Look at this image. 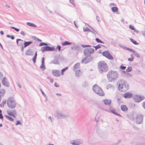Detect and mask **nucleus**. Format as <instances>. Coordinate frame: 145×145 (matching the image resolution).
Masks as SVG:
<instances>
[{"mask_svg": "<svg viewBox=\"0 0 145 145\" xmlns=\"http://www.w3.org/2000/svg\"><path fill=\"white\" fill-rule=\"evenodd\" d=\"M48 51H54L56 49V48L54 47H50L48 46Z\"/></svg>", "mask_w": 145, "mask_h": 145, "instance_id": "33", "label": "nucleus"}, {"mask_svg": "<svg viewBox=\"0 0 145 145\" xmlns=\"http://www.w3.org/2000/svg\"><path fill=\"white\" fill-rule=\"evenodd\" d=\"M133 100L136 103H139L145 99L143 95H134L133 96Z\"/></svg>", "mask_w": 145, "mask_h": 145, "instance_id": "6", "label": "nucleus"}, {"mask_svg": "<svg viewBox=\"0 0 145 145\" xmlns=\"http://www.w3.org/2000/svg\"><path fill=\"white\" fill-rule=\"evenodd\" d=\"M83 143L82 141L80 139H77L76 140H73L70 142V143L72 144L79 145Z\"/></svg>", "mask_w": 145, "mask_h": 145, "instance_id": "13", "label": "nucleus"}, {"mask_svg": "<svg viewBox=\"0 0 145 145\" xmlns=\"http://www.w3.org/2000/svg\"><path fill=\"white\" fill-rule=\"evenodd\" d=\"M40 91H41V92L42 93V95L44 97H46V94L44 93L43 91H42V89L41 88H40Z\"/></svg>", "mask_w": 145, "mask_h": 145, "instance_id": "53", "label": "nucleus"}, {"mask_svg": "<svg viewBox=\"0 0 145 145\" xmlns=\"http://www.w3.org/2000/svg\"><path fill=\"white\" fill-rule=\"evenodd\" d=\"M113 114L116 115H117L118 116H120V117H122V116L120 115V114H118V113H117L116 112H113Z\"/></svg>", "mask_w": 145, "mask_h": 145, "instance_id": "59", "label": "nucleus"}, {"mask_svg": "<svg viewBox=\"0 0 145 145\" xmlns=\"http://www.w3.org/2000/svg\"><path fill=\"white\" fill-rule=\"evenodd\" d=\"M82 86L83 88L86 87L88 86V83L87 82L85 81L82 83Z\"/></svg>", "mask_w": 145, "mask_h": 145, "instance_id": "27", "label": "nucleus"}, {"mask_svg": "<svg viewBox=\"0 0 145 145\" xmlns=\"http://www.w3.org/2000/svg\"><path fill=\"white\" fill-rule=\"evenodd\" d=\"M133 53L134 55L137 57L138 58H139L140 57V56L135 51H134Z\"/></svg>", "mask_w": 145, "mask_h": 145, "instance_id": "36", "label": "nucleus"}, {"mask_svg": "<svg viewBox=\"0 0 145 145\" xmlns=\"http://www.w3.org/2000/svg\"><path fill=\"white\" fill-rule=\"evenodd\" d=\"M125 48L126 50H129L130 52H133V51H134L133 50V49H132L131 48H129L126 47H125Z\"/></svg>", "mask_w": 145, "mask_h": 145, "instance_id": "50", "label": "nucleus"}, {"mask_svg": "<svg viewBox=\"0 0 145 145\" xmlns=\"http://www.w3.org/2000/svg\"><path fill=\"white\" fill-rule=\"evenodd\" d=\"M96 18L97 20V21H98V22H99L100 21V18L99 16H96Z\"/></svg>", "mask_w": 145, "mask_h": 145, "instance_id": "60", "label": "nucleus"}, {"mask_svg": "<svg viewBox=\"0 0 145 145\" xmlns=\"http://www.w3.org/2000/svg\"><path fill=\"white\" fill-rule=\"evenodd\" d=\"M74 0H69V2L72 4L74 7L76 6L74 2Z\"/></svg>", "mask_w": 145, "mask_h": 145, "instance_id": "46", "label": "nucleus"}, {"mask_svg": "<svg viewBox=\"0 0 145 145\" xmlns=\"http://www.w3.org/2000/svg\"><path fill=\"white\" fill-rule=\"evenodd\" d=\"M25 54L27 56H33L34 54V52L30 48H29L25 52Z\"/></svg>", "mask_w": 145, "mask_h": 145, "instance_id": "16", "label": "nucleus"}, {"mask_svg": "<svg viewBox=\"0 0 145 145\" xmlns=\"http://www.w3.org/2000/svg\"><path fill=\"white\" fill-rule=\"evenodd\" d=\"M129 39L134 44L136 45L139 44V43L137 42L135 40L133 39L132 38H130Z\"/></svg>", "mask_w": 145, "mask_h": 145, "instance_id": "31", "label": "nucleus"}, {"mask_svg": "<svg viewBox=\"0 0 145 145\" xmlns=\"http://www.w3.org/2000/svg\"><path fill=\"white\" fill-rule=\"evenodd\" d=\"M81 46H82L83 48H85L87 47H91V46L90 45H84V44H81Z\"/></svg>", "mask_w": 145, "mask_h": 145, "instance_id": "51", "label": "nucleus"}, {"mask_svg": "<svg viewBox=\"0 0 145 145\" xmlns=\"http://www.w3.org/2000/svg\"><path fill=\"white\" fill-rule=\"evenodd\" d=\"M92 89L93 91L98 95L101 96L105 95V93L102 89L97 85H94L92 87Z\"/></svg>", "mask_w": 145, "mask_h": 145, "instance_id": "4", "label": "nucleus"}, {"mask_svg": "<svg viewBox=\"0 0 145 145\" xmlns=\"http://www.w3.org/2000/svg\"><path fill=\"white\" fill-rule=\"evenodd\" d=\"M95 40L98 43H100L102 44L104 43V42L103 41H102L98 38H96L95 39Z\"/></svg>", "mask_w": 145, "mask_h": 145, "instance_id": "38", "label": "nucleus"}, {"mask_svg": "<svg viewBox=\"0 0 145 145\" xmlns=\"http://www.w3.org/2000/svg\"><path fill=\"white\" fill-rule=\"evenodd\" d=\"M98 69L101 73L105 72L108 70V68L106 63L103 61H99L98 64Z\"/></svg>", "mask_w": 145, "mask_h": 145, "instance_id": "2", "label": "nucleus"}, {"mask_svg": "<svg viewBox=\"0 0 145 145\" xmlns=\"http://www.w3.org/2000/svg\"><path fill=\"white\" fill-rule=\"evenodd\" d=\"M6 101H4L2 102L0 104V106L1 107H4V105L6 103Z\"/></svg>", "mask_w": 145, "mask_h": 145, "instance_id": "43", "label": "nucleus"}, {"mask_svg": "<svg viewBox=\"0 0 145 145\" xmlns=\"http://www.w3.org/2000/svg\"><path fill=\"white\" fill-rule=\"evenodd\" d=\"M32 43V41H24V47L25 48L31 44Z\"/></svg>", "mask_w": 145, "mask_h": 145, "instance_id": "20", "label": "nucleus"}, {"mask_svg": "<svg viewBox=\"0 0 145 145\" xmlns=\"http://www.w3.org/2000/svg\"><path fill=\"white\" fill-rule=\"evenodd\" d=\"M119 90L121 91H126L129 89V85L126 82L123 80H121L118 81Z\"/></svg>", "mask_w": 145, "mask_h": 145, "instance_id": "3", "label": "nucleus"}, {"mask_svg": "<svg viewBox=\"0 0 145 145\" xmlns=\"http://www.w3.org/2000/svg\"><path fill=\"white\" fill-rule=\"evenodd\" d=\"M104 104L107 105H110L111 102V101L110 100L105 99L103 100Z\"/></svg>", "mask_w": 145, "mask_h": 145, "instance_id": "19", "label": "nucleus"}, {"mask_svg": "<svg viewBox=\"0 0 145 145\" xmlns=\"http://www.w3.org/2000/svg\"><path fill=\"white\" fill-rule=\"evenodd\" d=\"M50 63H53L55 64H59V62L58 60H57V59H56L55 58H54V60H53Z\"/></svg>", "mask_w": 145, "mask_h": 145, "instance_id": "23", "label": "nucleus"}, {"mask_svg": "<svg viewBox=\"0 0 145 145\" xmlns=\"http://www.w3.org/2000/svg\"><path fill=\"white\" fill-rule=\"evenodd\" d=\"M24 41L20 39H17L16 40V42L17 46L20 47L24 46Z\"/></svg>", "mask_w": 145, "mask_h": 145, "instance_id": "14", "label": "nucleus"}, {"mask_svg": "<svg viewBox=\"0 0 145 145\" xmlns=\"http://www.w3.org/2000/svg\"><path fill=\"white\" fill-rule=\"evenodd\" d=\"M103 56L110 60L113 59V57L107 51L105 50L102 53Z\"/></svg>", "mask_w": 145, "mask_h": 145, "instance_id": "11", "label": "nucleus"}, {"mask_svg": "<svg viewBox=\"0 0 145 145\" xmlns=\"http://www.w3.org/2000/svg\"><path fill=\"white\" fill-rule=\"evenodd\" d=\"M2 83L5 86L9 87L10 86L9 83L8 82L7 78L5 77L2 80Z\"/></svg>", "mask_w": 145, "mask_h": 145, "instance_id": "12", "label": "nucleus"}, {"mask_svg": "<svg viewBox=\"0 0 145 145\" xmlns=\"http://www.w3.org/2000/svg\"><path fill=\"white\" fill-rule=\"evenodd\" d=\"M83 30L84 31H90V30L88 27H86V28L84 29Z\"/></svg>", "mask_w": 145, "mask_h": 145, "instance_id": "52", "label": "nucleus"}, {"mask_svg": "<svg viewBox=\"0 0 145 145\" xmlns=\"http://www.w3.org/2000/svg\"><path fill=\"white\" fill-rule=\"evenodd\" d=\"M52 73L53 76L56 77H58L60 76V71L58 70H53Z\"/></svg>", "mask_w": 145, "mask_h": 145, "instance_id": "15", "label": "nucleus"}, {"mask_svg": "<svg viewBox=\"0 0 145 145\" xmlns=\"http://www.w3.org/2000/svg\"><path fill=\"white\" fill-rule=\"evenodd\" d=\"M4 116L11 121L13 122L14 121V119L11 117L7 115H5Z\"/></svg>", "mask_w": 145, "mask_h": 145, "instance_id": "25", "label": "nucleus"}, {"mask_svg": "<svg viewBox=\"0 0 145 145\" xmlns=\"http://www.w3.org/2000/svg\"><path fill=\"white\" fill-rule=\"evenodd\" d=\"M8 114L10 116H12L14 118H15V116H14L13 114H12L11 112L8 111V110L7 111Z\"/></svg>", "mask_w": 145, "mask_h": 145, "instance_id": "35", "label": "nucleus"}, {"mask_svg": "<svg viewBox=\"0 0 145 145\" xmlns=\"http://www.w3.org/2000/svg\"><path fill=\"white\" fill-rule=\"evenodd\" d=\"M131 58H128V60L129 61H132L134 60V57H133V56L132 55H131Z\"/></svg>", "mask_w": 145, "mask_h": 145, "instance_id": "44", "label": "nucleus"}, {"mask_svg": "<svg viewBox=\"0 0 145 145\" xmlns=\"http://www.w3.org/2000/svg\"><path fill=\"white\" fill-rule=\"evenodd\" d=\"M5 93V90L4 89H1L0 90V95L1 96H3Z\"/></svg>", "mask_w": 145, "mask_h": 145, "instance_id": "30", "label": "nucleus"}, {"mask_svg": "<svg viewBox=\"0 0 145 145\" xmlns=\"http://www.w3.org/2000/svg\"><path fill=\"white\" fill-rule=\"evenodd\" d=\"M37 57H33V58L32 59V60L34 63H35L36 62V59Z\"/></svg>", "mask_w": 145, "mask_h": 145, "instance_id": "57", "label": "nucleus"}, {"mask_svg": "<svg viewBox=\"0 0 145 145\" xmlns=\"http://www.w3.org/2000/svg\"><path fill=\"white\" fill-rule=\"evenodd\" d=\"M40 68L43 71L46 69V67L44 64H42Z\"/></svg>", "mask_w": 145, "mask_h": 145, "instance_id": "41", "label": "nucleus"}, {"mask_svg": "<svg viewBox=\"0 0 145 145\" xmlns=\"http://www.w3.org/2000/svg\"><path fill=\"white\" fill-rule=\"evenodd\" d=\"M80 68V63H78L75 64L73 67V71H76V70Z\"/></svg>", "mask_w": 145, "mask_h": 145, "instance_id": "21", "label": "nucleus"}, {"mask_svg": "<svg viewBox=\"0 0 145 145\" xmlns=\"http://www.w3.org/2000/svg\"><path fill=\"white\" fill-rule=\"evenodd\" d=\"M68 68V67H66L64 68L63 69L61 70V74L63 75V74L64 72Z\"/></svg>", "mask_w": 145, "mask_h": 145, "instance_id": "39", "label": "nucleus"}, {"mask_svg": "<svg viewBox=\"0 0 145 145\" xmlns=\"http://www.w3.org/2000/svg\"><path fill=\"white\" fill-rule=\"evenodd\" d=\"M55 116L58 119H61L68 117L69 115L68 114H63L61 112H56Z\"/></svg>", "mask_w": 145, "mask_h": 145, "instance_id": "8", "label": "nucleus"}, {"mask_svg": "<svg viewBox=\"0 0 145 145\" xmlns=\"http://www.w3.org/2000/svg\"><path fill=\"white\" fill-rule=\"evenodd\" d=\"M48 119L50 120L51 122L52 123L53 121V118H52L51 116H49L48 117Z\"/></svg>", "mask_w": 145, "mask_h": 145, "instance_id": "64", "label": "nucleus"}, {"mask_svg": "<svg viewBox=\"0 0 145 145\" xmlns=\"http://www.w3.org/2000/svg\"><path fill=\"white\" fill-rule=\"evenodd\" d=\"M86 57L83 58L82 60V63L84 64H87L90 62L93 59V57L90 54H88L85 55Z\"/></svg>", "mask_w": 145, "mask_h": 145, "instance_id": "7", "label": "nucleus"}, {"mask_svg": "<svg viewBox=\"0 0 145 145\" xmlns=\"http://www.w3.org/2000/svg\"><path fill=\"white\" fill-rule=\"evenodd\" d=\"M109 109V110L112 113H113V112H115V110L113 109L111 107H110Z\"/></svg>", "mask_w": 145, "mask_h": 145, "instance_id": "48", "label": "nucleus"}, {"mask_svg": "<svg viewBox=\"0 0 145 145\" xmlns=\"http://www.w3.org/2000/svg\"><path fill=\"white\" fill-rule=\"evenodd\" d=\"M121 110L125 112L127 110V108L125 105H122L121 106Z\"/></svg>", "mask_w": 145, "mask_h": 145, "instance_id": "24", "label": "nucleus"}, {"mask_svg": "<svg viewBox=\"0 0 145 145\" xmlns=\"http://www.w3.org/2000/svg\"><path fill=\"white\" fill-rule=\"evenodd\" d=\"M142 106L143 108L145 109V102L143 103L142 104Z\"/></svg>", "mask_w": 145, "mask_h": 145, "instance_id": "62", "label": "nucleus"}, {"mask_svg": "<svg viewBox=\"0 0 145 145\" xmlns=\"http://www.w3.org/2000/svg\"><path fill=\"white\" fill-rule=\"evenodd\" d=\"M81 48V46L79 45H76L74 46V50H79Z\"/></svg>", "mask_w": 145, "mask_h": 145, "instance_id": "32", "label": "nucleus"}, {"mask_svg": "<svg viewBox=\"0 0 145 145\" xmlns=\"http://www.w3.org/2000/svg\"><path fill=\"white\" fill-rule=\"evenodd\" d=\"M48 45V44L46 43H44L43 42H40L39 44V46H47Z\"/></svg>", "mask_w": 145, "mask_h": 145, "instance_id": "42", "label": "nucleus"}, {"mask_svg": "<svg viewBox=\"0 0 145 145\" xmlns=\"http://www.w3.org/2000/svg\"><path fill=\"white\" fill-rule=\"evenodd\" d=\"M10 28H12V29H14V30H15L17 32H19L20 30L18 28H16L14 27H12V26H11L10 27Z\"/></svg>", "mask_w": 145, "mask_h": 145, "instance_id": "45", "label": "nucleus"}, {"mask_svg": "<svg viewBox=\"0 0 145 145\" xmlns=\"http://www.w3.org/2000/svg\"><path fill=\"white\" fill-rule=\"evenodd\" d=\"M143 116L141 114L137 115L135 117L136 119V123L137 124H141L143 121Z\"/></svg>", "mask_w": 145, "mask_h": 145, "instance_id": "9", "label": "nucleus"}, {"mask_svg": "<svg viewBox=\"0 0 145 145\" xmlns=\"http://www.w3.org/2000/svg\"><path fill=\"white\" fill-rule=\"evenodd\" d=\"M3 116L2 112L0 113V119H2L3 118Z\"/></svg>", "mask_w": 145, "mask_h": 145, "instance_id": "61", "label": "nucleus"}, {"mask_svg": "<svg viewBox=\"0 0 145 145\" xmlns=\"http://www.w3.org/2000/svg\"><path fill=\"white\" fill-rule=\"evenodd\" d=\"M20 34L23 36H24L25 35V33L23 31H21V32H20Z\"/></svg>", "mask_w": 145, "mask_h": 145, "instance_id": "63", "label": "nucleus"}, {"mask_svg": "<svg viewBox=\"0 0 145 145\" xmlns=\"http://www.w3.org/2000/svg\"><path fill=\"white\" fill-rule=\"evenodd\" d=\"M7 103L8 107L12 109L14 108L16 105V102L12 97H9L8 98Z\"/></svg>", "mask_w": 145, "mask_h": 145, "instance_id": "5", "label": "nucleus"}, {"mask_svg": "<svg viewBox=\"0 0 145 145\" xmlns=\"http://www.w3.org/2000/svg\"><path fill=\"white\" fill-rule=\"evenodd\" d=\"M44 57H42V64H44Z\"/></svg>", "mask_w": 145, "mask_h": 145, "instance_id": "58", "label": "nucleus"}, {"mask_svg": "<svg viewBox=\"0 0 145 145\" xmlns=\"http://www.w3.org/2000/svg\"><path fill=\"white\" fill-rule=\"evenodd\" d=\"M75 71V75L76 77H79L81 75L82 72H81L80 69L76 71Z\"/></svg>", "mask_w": 145, "mask_h": 145, "instance_id": "18", "label": "nucleus"}, {"mask_svg": "<svg viewBox=\"0 0 145 145\" xmlns=\"http://www.w3.org/2000/svg\"><path fill=\"white\" fill-rule=\"evenodd\" d=\"M58 49V50L59 51H61V47L59 45H58L57 46V47H56V49Z\"/></svg>", "mask_w": 145, "mask_h": 145, "instance_id": "54", "label": "nucleus"}, {"mask_svg": "<svg viewBox=\"0 0 145 145\" xmlns=\"http://www.w3.org/2000/svg\"><path fill=\"white\" fill-rule=\"evenodd\" d=\"M101 45H102V46H105L102 45L101 44H99L96 46H93V47L95 48V50H96L97 49L101 48Z\"/></svg>", "mask_w": 145, "mask_h": 145, "instance_id": "34", "label": "nucleus"}, {"mask_svg": "<svg viewBox=\"0 0 145 145\" xmlns=\"http://www.w3.org/2000/svg\"><path fill=\"white\" fill-rule=\"evenodd\" d=\"M26 24L27 25L33 27H36L37 26L34 24L30 22H27Z\"/></svg>", "mask_w": 145, "mask_h": 145, "instance_id": "28", "label": "nucleus"}, {"mask_svg": "<svg viewBox=\"0 0 145 145\" xmlns=\"http://www.w3.org/2000/svg\"><path fill=\"white\" fill-rule=\"evenodd\" d=\"M111 10L114 12H116L118 11V8L116 7H113L111 8Z\"/></svg>", "mask_w": 145, "mask_h": 145, "instance_id": "29", "label": "nucleus"}, {"mask_svg": "<svg viewBox=\"0 0 145 145\" xmlns=\"http://www.w3.org/2000/svg\"><path fill=\"white\" fill-rule=\"evenodd\" d=\"M132 68L131 66L128 67L127 69H126V71L127 72H130L132 71Z\"/></svg>", "mask_w": 145, "mask_h": 145, "instance_id": "40", "label": "nucleus"}, {"mask_svg": "<svg viewBox=\"0 0 145 145\" xmlns=\"http://www.w3.org/2000/svg\"><path fill=\"white\" fill-rule=\"evenodd\" d=\"M11 112H12V114H13L14 116L16 117V110H12Z\"/></svg>", "mask_w": 145, "mask_h": 145, "instance_id": "47", "label": "nucleus"}, {"mask_svg": "<svg viewBox=\"0 0 145 145\" xmlns=\"http://www.w3.org/2000/svg\"><path fill=\"white\" fill-rule=\"evenodd\" d=\"M72 44V42H69L67 41H65L62 43L63 46L70 45Z\"/></svg>", "mask_w": 145, "mask_h": 145, "instance_id": "26", "label": "nucleus"}, {"mask_svg": "<svg viewBox=\"0 0 145 145\" xmlns=\"http://www.w3.org/2000/svg\"><path fill=\"white\" fill-rule=\"evenodd\" d=\"M55 58L56 59H57V60H60L62 59L61 56L59 55H58L55 56Z\"/></svg>", "mask_w": 145, "mask_h": 145, "instance_id": "37", "label": "nucleus"}, {"mask_svg": "<svg viewBox=\"0 0 145 145\" xmlns=\"http://www.w3.org/2000/svg\"><path fill=\"white\" fill-rule=\"evenodd\" d=\"M129 28L130 29L132 30H133L135 28V27L131 25H129Z\"/></svg>", "mask_w": 145, "mask_h": 145, "instance_id": "56", "label": "nucleus"}, {"mask_svg": "<svg viewBox=\"0 0 145 145\" xmlns=\"http://www.w3.org/2000/svg\"><path fill=\"white\" fill-rule=\"evenodd\" d=\"M94 52V50L93 48H86L84 49L83 52L84 55H87L88 54H90L93 53Z\"/></svg>", "mask_w": 145, "mask_h": 145, "instance_id": "10", "label": "nucleus"}, {"mask_svg": "<svg viewBox=\"0 0 145 145\" xmlns=\"http://www.w3.org/2000/svg\"><path fill=\"white\" fill-rule=\"evenodd\" d=\"M133 94L131 93L127 92L124 94L123 96L125 98L130 99L133 97Z\"/></svg>", "mask_w": 145, "mask_h": 145, "instance_id": "17", "label": "nucleus"}, {"mask_svg": "<svg viewBox=\"0 0 145 145\" xmlns=\"http://www.w3.org/2000/svg\"><path fill=\"white\" fill-rule=\"evenodd\" d=\"M48 46H42L41 48V50L42 52H44L45 51H48Z\"/></svg>", "mask_w": 145, "mask_h": 145, "instance_id": "22", "label": "nucleus"}, {"mask_svg": "<svg viewBox=\"0 0 145 145\" xmlns=\"http://www.w3.org/2000/svg\"><path fill=\"white\" fill-rule=\"evenodd\" d=\"M118 76V73L117 71L112 70L109 71L107 75V78L110 82L115 81Z\"/></svg>", "mask_w": 145, "mask_h": 145, "instance_id": "1", "label": "nucleus"}, {"mask_svg": "<svg viewBox=\"0 0 145 145\" xmlns=\"http://www.w3.org/2000/svg\"><path fill=\"white\" fill-rule=\"evenodd\" d=\"M21 125L22 123L19 120L17 121L16 123V125Z\"/></svg>", "mask_w": 145, "mask_h": 145, "instance_id": "55", "label": "nucleus"}, {"mask_svg": "<svg viewBox=\"0 0 145 145\" xmlns=\"http://www.w3.org/2000/svg\"><path fill=\"white\" fill-rule=\"evenodd\" d=\"M120 68L122 70H125L126 68V67L124 66L123 65H121L120 66Z\"/></svg>", "mask_w": 145, "mask_h": 145, "instance_id": "49", "label": "nucleus"}]
</instances>
